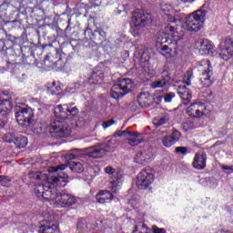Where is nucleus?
<instances>
[{"mask_svg": "<svg viewBox=\"0 0 233 233\" xmlns=\"http://www.w3.org/2000/svg\"><path fill=\"white\" fill-rule=\"evenodd\" d=\"M65 168V166L51 167V174L46 177L45 183L35 187V196L43 198L46 201H53L54 205H58L59 207L66 208L76 205L77 203L76 197L66 193H59L57 189L66 187L68 183V175L63 172Z\"/></svg>", "mask_w": 233, "mask_h": 233, "instance_id": "nucleus-1", "label": "nucleus"}, {"mask_svg": "<svg viewBox=\"0 0 233 233\" xmlns=\"http://www.w3.org/2000/svg\"><path fill=\"white\" fill-rule=\"evenodd\" d=\"M107 152H110V146L106 145L102 147H87L86 149H72L66 155V159L68 161L69 168L75 174H81L85 170L81 162L74 161L73 159H78L81 156H87V157H103Z\"/></svg>", "mask_w": 233, "mask_h": 233, "instance_id": "nucleus-2", "label": "nucleus"}, {"mask_svg": "<svg viewBox=\"0 0 233 233\" xmlns=\"http://www.w3.org/2000/svg\"><path fill=\"white\" fill-rule=\"evenodd\" d=\"M55 119L49 126V132L53 134V137L57 139L61 137H68L70 136V126L66 121V106L65 105H58L55 108Z\"/></svg>", "mask_w": 233, "mask_h": 233, "instance_id": "nucleus-3", "label": "nucleus"}, {"mask_svg": "<svg viewBox=\"0 0 233 233\" xmlns=\"http://www.w3.org/2000/svg\"><path fill=\"white\" fill-rule=\"evenodd\" d=\"M152 24V15L145 11L137 10L135 12L131 21V34L134 37L141 35L145 26Z\"/></svg>", "mask_w": 233, "mask_h": 233, "instance_id": "nucleus-4", "label": "nucleus"}, {"mask_svg": "<svg viewBox=\"0 0 233 233\" xmlns=\"http://www.w3.org/2000/svg\"><path fill=\"white\" fill-rule=\"evenodd\" d=\"M135 87L134 80L130 78H121L113 85L111 97H113V99H121V97H124L127 94H130Z\"/></svg>", "mask_w": 233, "mask_h": 233, "instance_id": "nucleus-5", "label": "nucleus"}, {"mask_svg": "<svg viewBox=\"0 0 233 233\" xmlns=\"http://www.w3.org/2000/svg\"><path fill=\"white\" fill-rule=\"evenodd\" d=\"M16 121L20 127H30L35 123L34 110L30 107L16 106L15 109Z\"/></svg>", "mask_w": 233, "mask_h": 233, "instance_id": "nucleus-6", "label": "nucleus"}, {"mask_svg": "<svg viewBox=\"0 0 233 233\" xmlns=\"http://www.w3.org/2000/svg\"><path fill=\"white\" fill-rule=\"evenodd\" d=\"M219 57L224 61H228V59L233 56V38L230 36H227L222 39L219 44Z\"/></svg>", "mask_w": 233, "mask_h": 233, "instance_id": "nucleus-7", "label": "nucleus"}, {"mask_svg": "<svg viewBox=\"0 0 233 233\" xmlns=\"http://www.w3.org/2000/svg\"><path fill=\"white\" fill-rule=\"evenodd\" d=\"M154 183V174L147 169H143L137 176V187L140 190H147Z\"/></svg>", "mask_w": 233, "mask_h": 233, "instance_id": "nucleus-8", "label": "nucleus"}, {"mask_svg": "<svg viewBox=\"0 0 233 233\" xmlns=\"http://www.w3.org/2000/svg\"><path fill=\"white\" fill-rule=\"evenodd\" d=\"M106 174L111 175V189L116 192V189L117 187L123 183V175L119 173L118 171H116V169L112 167H106L105 168Z\"/></svg>", "mask_w": 233, "mask_h": 233, "instance_id": "nucleus-9", "label": "nucleus"}, {"mask_svg": "<svg viewBox=\"0 0 233 233\" xmlns=\"http://www.w3.org/2000/svg\"><path fill=\"white\" fill-rule=\"evenodd\" d=\"M14 94L8 91H3L0 93V108H4L5 111H7V114H10L12 107L14 106Z\"/></svg>", "mask_w": 233, "mask_h": 233, "instance_id": "nucleus-10", "label": "nucleus"}, {"mask_svg": "<svg viewBox=\"0 0 233 233\" xmlns=\"http://www.w3.org/2000/svg\"><path fill=\"white\" fill-rule=\"evenodd\" d=\"M200 83L204 88H208V86H212V66H210V61H207V69L202 72Z\"/></svg>", "mask_w": 233, "mask_h": 233, "instance_id": "nucleus-11", "label": "nucleus"}, {"mask_svg": "<svg viewBox=\"0 0 233 233\" xmlns=\"http://www.w3.org/2000/svg\"><path fill=\"white\" fill-rule=\"evenodd\" d=\"M38 233H59V226L52 223L50 220L44 219L38 227Z\"/></svg>", "mask_w": 233, "mask_h": 233, "instance_id": "nucleus-12", "label": "nucleus"}, {"mask_svg": "<svg viewBox=\"0 0 233 233\" xmlns=\"http://www.w3.org/2000/svg\"><path fill=\"white\" fill-rule=\"evenodd\" d=\"M199 45V54L201 56H210V54H214V44L208 39H203L200 42H198Z\"/></svg>", "mask_w": 233, "mask_h": 233, "instance_id": "nucleus-13", "label": "nucleus"}, {"mask_svg": "<svg viewBox=\"0 0 233 233\" xmlns=\"http://www.w3.org/2000/svg\"><path fill=\"white\" fill-rule=\"evenodd\" d=\"M177 94L182 99L183 105L187 106L190 103V101H192V93L190 92V89L187 87V86H179Z\"/></svg>", "mask_w": 233, "mask_h": 233, "instance_id": "nucleus-14", "label": "nucleus"}, {"mask_svg": "<svg viewBox=\"0 0 233 233\" xmlns=\"http://www.w3.org/2000/svg\"><path fill=\"white\" fill-rule=\"evenodd\" d=\"M193 167L197 170H203L207 167V155L197 153L193 160Z\"/></svg>", "mask_w": 233, "mask_h": 233, "instance_id": "nucleus-15", "label": "nucleus"}, {"mask_svg": "<svg viewBox=\"0 0 233 233\" xmlns=\"http://www.w3.org/2000/svg\"><path fill=\"white\" fill-rule=\"evenodd\" d=\"M85 42L88 43V41L95 43H100L99 35L97 34V30L92 31V28L87 27L84 32Z\"/></svg>", "mask_w": 233, "mask_h": 233, "instance_id": "nucleus-16", "label": "nucleus"}, {"mask_svg": "<svg viewBox=\"0 0 233 233\" xmlns=\"http://www.w3.org/2000/svg\"><path fill=\"white\" fill-rule=\"evenodd\" d=\"M96 199L97 203L105 204L110 203L114 199V195L108 190H100L96 196Z\"/></svg>", "mask_w": 233, "mask_h": 233, "instance_id": "nucleus-17", "label": "nucleus"}, {"mask_svg": "<svg viewBox=\"0 0 233 233\" xmlns=\"http://www.w3.org/2000/svg\"><path fill=\"white\" fill-rule=\"evenodd\" d=\"M186 25L189 32H198V30H201V22L194 19V17L187 16L186 18Z\"/></svg>", "mask_w": 233, "mask_h": 233, "instance_id": "nucleus-18", "label": "nucleus"}, {"mask_svg": "<svg viewBox=\"0 0 233 233\" xmlns=\"http://www.w3.org/2000/svg\"><path fill=\"white\" fill-rule=\"evenodd\" d=\"M27 51L29 55H26L23 53V60L25 63V65H35V56H34V54L32 53L31 49L29 47H24L22 48V52Z\"/></svg>", "mask_w": 233, "mask_h": 233, "instance_id": "nucleus-19", "label": "nucleus"}, {"mask_svg": "<svg viewBox=\"0 0 233 233\" xmlns=\"http://www.w3.org/2000/svg\"><path fill=\"white\" fill-rule=\"evenodd\" d=\"M165 33L167 34V35H170V37H173L175 41H181V39H183L182 36H179L177 35V29H176V27H174L173 25H166Z\"/></svg>", "mask_w": 233, "mask_h": 233, "instance_id": "nucleus-20", "label": "nucleus"}, {"mask_svg": "<svg viewBox=\"0 0 233 233\" xmlns=\"http://www.w3.org/2000/svg\"><path fill=\"white\" fill-rule=\"evenodd\" d=\"M103 72L95 69L89 76L90 85H97L99 81H103Z\"/></svg>", "mask_w": 233, "mask_h": 233, "instance_id": "nucleus-21", "label": "nucleus"}, {"mask_svg": "<svg viewBox=\"0 0 233 233\" xmlns=\"http://www.w3.org/2000/svg\"><path fill=\"white\" fill-rule=\"evenodd\" d=\"M66 106V119H69L70 121H72V119H76V117H77V116H79V109L77 107H73L70 108L68 107V106Z\"/></svg>", "mask_w": 233, "mask_h": 233, "instance_id": "nucleus-22", "label": "nucleus"}, {"mask_svg": "<svg viewBox=\"0 0 233 233\" xmlns=\"http://www.w3.org/2000/svg\"><path fill=\"white\" fill-rule=\"evenodd\" d=\"M188 17H193L195 21L203 23L205 21V17H207V11L204 9L197 10L192 15H189Z\"/></svg>", "mask_w": 233, "mask_h": 233, "instance_id": "nucleus-23", "label": "nucleus"}, {"mask_svg": "<svg viewBox=\"0 0 233 233\" xmlns=\"http://www.w3.org/2000/svg\"><path fill=\"white\" fill-rule=\"evenodd\" d=\"M14 145L16 148H25L28 145V138L25 136L15 137Z\"/></svg>", "mask_w": 233, "mask_h": 233, "instance_id": "nucleus-24", "label": "nucleus"}, {"mask_svg": "<svg viewBox=\"0 0 233 233\" xmlns=\"http://www.w3.org/2000/svg\"><path fill=\"white\" fill-rule=\"evenodd\" d=\"M135 135H129L127 138V143L130 147H137L141 143V138H139L140 134L138 132H134Z\"/></svg>", "mask_w": 233, "mask_h": 233, "instance_id": "nucleus-25", "label": "nucleus"}, {"mask_svg": "<svg viewBox=\"0 0 233 233\" xmlns=\"http://www.w3.org/2000/svg\"><path fill=\"white\" fill-rule=\"evenodd\" d=\"M47 92L51 96H59L61 94V86H56V82H53L51 85L47 84Z\"/></svg>", "mask_w": 233, "mask_h": 233, "instance_id": "nucleus-26", "label": "nucleus"}, {"mask_svg": "<svg viewBox=\"0 0 233 233\" xmlns=\"http://www.w3.org/2000/svg\"><path fill=\"white\" fill-rule=\"evenodd\" d=\"M9 114L10 113H8V111H5V108H0V130L1 128H5V127H6Z\"/></svg>", "mask_w": 233, "mask_h": 233, "instance_id": "nucleus-27", "label": "nucleus"}, {"mask_svg": "<svg viewBox=\"0 0 233 233\" xmlns=\"http://www.w3.org/2000/svg\"><path fill=\"white\" fill-rule=\"evenodd\" d=\"M168 121H170V116H168V114H165L160 118H154L153 125H155V127H161L163 125H167V123H168Z\"/></svg>", "mask_w": 233, "mask_h": 233, "instance_id": "nucleus-28", "label": "nucleus"}, {"mask_svg": "<svg viewBox=\"0 0 233 233\" xmlns=\"http://www.w3.org/2000/svg\"><path fill=\"white\" fill-rule=\"evenodd\" d=\"M137 102H138V105H140L142 107L147 108L150 106V104H148V96H147V94L145 93H141L138 96Z\"/></svg>", "mask_w": 233, "mask_h": 233, "instance_id": "nucleus-29", "label": "nucleus"}, {"mask_svg": "<svg viewBox=\"0 0 233 233\" xmlns=\"http://www.w3.org/2000/svg\"><path fill=\"white\" fill-rule=\"evenodd\" d=\"M168 85V76L166 79L157 80L152 82L151 88H163V86H167Z\"/></svg>", "mask_w": 233, "mask_h": 233, "instance_id": "nucleus-30", "label": "nucleus"}, {"mask_svg": "<svg viewBox=\"0 0 233 233\" xmlns=\"http://www.w3.org/2000/svg\"><path fill=\"white\" fill-rule=\"evenodd\" d=\"M185 17V14L177 11L175 15L169 17V23H181Z\"/></svg>", "mask_w": 233, "mask_h": 233, "instance_id": "nucleus-31", "label": "nucleus"}, {"mask_svg": "<svg viewBox=\"0 0 233 233\" xmlns=\"http://www.w3.org/2000/svg\"><path fill=\"white\" fill-rule=\"evenodd\" d=\"M158 50L165 57H170V55L172 54V49L166 45L159 47Z\"/></svg>", "mask_w": 233, "mask_h": 233, "instance_id": "nucleus-32", "label": "nucleus"}, {"mask_svg": "<svg viewBox=\"0 0 233 233\" xmlns=\"http://www.w3.org/2000/svg\"><path fill=\"white\" fill-rule=\"evenodd\" d=\"M162 144L164 147L170 148L173 145H176V142L172 139V137L167 136L162 139Z\"/></svg>", "mask_w": 233, "mask_h": 233, "instance_id": "nucleus-33", "label": "nucleus"}, {"mask_svg": "<svg viewBox=\"0 0 233 233\" xmlns=\"http://www.w3.org/2000/svg\"><path fill=\"white\" fill-rule=\"evenodd\" d=\"M16 137L17 136H15V133L9 132V133L5 135L4 140L5 141V143H15Z\"/></svg>", "mask_w": 233, "mask_h": 233, "instance_id": "nucleus-34", "label": "nucleus"}, {"mask_svg": "<svg viewBox=\"0 0 233 233\" xmlns=\"http://www.w3.org/2000/svg\"><path fill=\"white\" fill-rule=\"evenodd\" d=\"M137 230H143L140 233H148V227L146 224L140 222L135 226V230L133 232H137Z\"/></svg>", "mask_w": 233, "mask_h": 233, "instance_id": "nucleus-35", "label": "nucleus"}, {"mask_svg": "<svg viewBox=\"0 0 233 233\" xmlns=\"http://www.w3.org/2000/svg\"><path fill=\"white\" fill-rule=\"evenodd\" d=\"M157 43L160 45H165L168 41V35L167 33H159L157 38Z\"/></svg>", "mask_w": 233, "mask_h": 233, "instance_id": "nucleus-36", "label": "nucleus"}, {"mask_svg": "<svg viewBox=\"0 0 233 233\" xmlns=\"http://www.w3.org/2000/svg\"><path fill=\"white\" fill-rule=\"evenodd\" d=\"M136 163H138L139 165H143V163H147L145 153L138 152L135 157Z\"/></svg>", "mask_w": 233, "mask_h": 233, "instance_id": "nucleus-37", "label": "nucleus"}, {"mask_svg": "<svg viewBox=\"0 0 233 233\" xmlns=\"http://www.w3.org/2000/svg\"><path fill=\"white\" fill-rule=\"evenodd\" d=\"M169 137H171V139L175 143H177V141H179V139H181V132H179L177 129H174L172 131L171 135H169Z\"/></svg>", "mask_w": 233, "mask_h": 233, "instance_id": "nucleus-38", "label": "nucleus"}, {"mask_svg": "<svg viewBox=\"0 0 233 233\" xmlns=\"http://www.w3.org/2000/svg\"><path fill=\"white\" fill-rule=\"evenodd\" d=\"M11 182H12V178H10L8 176L0 175V183L4 187H8V185H10Z\"/></svg>", "mask_w": 233, "mask_h": 233, "instance_id": "nucleus-39", "label": "nucleus"}, {"mask_svg": "<svg viewBox=\"0 0 233 233\" xmlns=\"http://www.w3.org/2000/svg\"><path fill=\"white\" fill-rule=\"evenodd\" d=\"M176 154H180L181 156H187L188 154V147H177L175 148Z\"/></svg>", "mask_w": 233, "mask_h": 233, "instance_id": "nucleus-40", "label": "nucleus"}, {"mask_svg": "<svg viewBox=\"0 0 233 233\" xmlns=\"http://www.w3.org/2000/svg\"><path fill=\"white\" fill-rule=\"evenodd\" d=\"M28 177L29 179H33V180H39L41 179V173L37 172V171H32L28 174Z\"/></svg>", "mask_w": 233, "mask_h": 233, "instance_id": "nucleus-41", "label": "nucleus"}, {"mask_svg": "<svg viewBox=\"0 0 233 233\" xmlns=\"http://www.w3.org/2000/svg\"><path fill=\"white\" fill-rule=\"evenodd\" d=\"M96 33L98 35V39L101 43V41H105L106 39V32L103 29H96Z\"/></svg>", "mask_w": 233, "mask_h": 233, "instance_id": "nucleus-42", "label": "nucleus"}, {"mask_svg": "<svg viewBox=\"0 0 233 233\" xmlns=\"http://www.w3.org/2000/svg\"><path fill=\"white\" fill-rule=\"evenodd\" d=\"M144 153V157H146V161L147 163H148L149 161H152V159H154V157L156 155H154V153L150 150L145 151Z\"/></svg>", "mask_w": 233, "mask_h": 233, "instance_id": "nucleus-43", "label": "nucleus"}, {"mask_svg": "<svg viewBox=\"0 0 233 233\" xmlns=\"http://www.w3.org/2000/svg\"><path fill=\"white\" fill-rule=\"evenodd\" d=\"M160 8H161L162 12L167 14V12H170V10H172V5L170 4L162 3L160 5Z\"/></svg>", "mask_w": 233, "mask_h": 233, "instance_id": "nucleus-44", "label": "nucleus"}, {"mask_svg": "<svg viewBox=\"0 0 233 233\" xmlns=\"http://www.w3.org/2000/svg\"><path fill=\"white\" fill-rule=\"evenodd\" d=\"M176 97V94L173 92L167 93L164 96L165 103H172V98Z\"/></svg>", "mask_w": 233, "mask_h": 233, "instance_id": "nucleus-45", "label": "nucleus"}, {"mask_svg": "<svg viewBox=\"0 0 233 233\" xmlns=\"http://www.w3.org/2000/svg\"><path fill=\"white\" fill-rule=\"evenodd\" d=\"M44 66L46 68H51V66H54V63L50 62V56L48 55L44 58Z\"/></svg>", "mask_w": 233, "mask_h": 233, "instance_id": "nucleus-46", "label": "nucleus"}, {"mask_svg": "<svg viewBox=\"0 0 233 233\" xmlns=\"http://www.w3.org/2000/svg\"><path fill=\"white\" fill-rule=\"evenodd\" d=\"M196 106L195 104L189 106L187 108V114H188V116H191L192 117H194V116H196V110L194 109Z\"/></svg>", "mask_w": 233, "mask_h": 233, "instance_id": "nucleus-47", "label": "nucleus"}, {"mask_svg": "<svg viewBox=\"0 0 233 233\" xmlns=\"http://www.w3.org/2000/svg\"><path fill=\"white\" fill-rule=\"evenodd\" d=\"M116 121L114 119H110L103 122L102 127L103 128H108V127H112V125H114Z\"/></svg>", "mask_w": 233, "mask_h": 233, "instance_id": "nucleus-48", "label": "nucleus"}, {"mask_svg": "<svg viewBox=\"0 0 233 233\" xmlns=\"http://www.w3.org/2000/svg\"><path fill=\"white\" fill-rule=\"evenodd\" d=\"M162 77H163V79H167V82L170 83V74L168 73V70L164 69L162 71Z\"/></svg>", "mask_w": 233, "mask_h": 233, "instance_id": "nucleus-49", "label": "nucleus"}, {"mask_svg": "<svg viewBox=\"0 0 233 233\" xmlns=\"http://www.w3.org/2000/svg\"><path fill=\"white\" fill-rule=\"evenodd\" d=\"M153 233H167V230L165 228H159L157 226H153L152 228Z\"/></svg>", "mask_w": 233, "mask_h": 233, "instance_id": "nucleus-50", "label": "nucleus"}, {"mask_svg": "<svg viewBox=\"0 0 233 233\" xmlns=\"http://www.w3.org/2000/svg\"><path fill=\"white\" fill-rule=\"evenodd\" d=\"M182 128L184 130H190V128H192V123L191 122H185L182 124Z\"/></svg>", "mask_w": 233, "mask_h": 233, "instance_id": "nucleus-51", "label": "nucleus"}, {"mask_svg": "<svg viewBox=\"0 0 233 233\" xmlns=\"http://www.w3.org/2000/svg\"><path fill=\"white\" fill-rule=\"evenodd\" d=\"M122 136H128L130 137V136H136V133H134V131H129V130H124L121 131Z\"/></svg>", "mask_w": 233, "mask_h": 233, "instance_id": "nucleus-52", "label": "nucleus"}, {"mask_svg": "<svg viewBox=\"0 0 233 233\" xmlns=\"http://www.w3.org/2000/svg\"><path fill=\"white\" fill-rule=\"evenodd\" d=\"M57 35H63V34H65V31H63V29H61L59 26L54 25V27Z\"/></svg>", "mask_w": 233, "mask_h": 233, "instance_id": "nucleus-53", "label": "nucleus"}, {"mask_svg": "<svg viewBox=\"0 0 233 233\" xmlns=\"http://www.w3.org/2000/svg\"><path fill=\"white\" fill-rule=\"evenodd\" d=\"M72 21V19H68L67 20V26L65 29V34H68L69 32L72 31V26H70V22Z\"/></svg>", "mask_w": 233, "mask_h": 233, "instance_id": "nucleus-54", "label": "nucleus"}, {"mask_svg": "<svg viewBox=\"0 0 233 233\" xmlns=\"http://www.w3.org/2000/svg\"><path fill=\"white\" fill-rule=\"evenodd\" d=\"M203 116V111L199 109H195V116L193 117H201Z\"/></svg>", "mask_w": 233, "mask_h": 233, "instance_id": "nucleus-55", "label": "nucleus"}, {"mask_svg": "<svg viewBox=\"0 0 233 233\" xmlns=\"http://www.w3.org/2000/svg\"><path fill=\"white\" fill-rule=\"evenodd\" d=\"M223 170H230V172L233 174V167H228V166H222Z\"/></svg>", "mask_w": 233, "mask_h": 233, "instance_id": "nucleus-56", "label": "nucleus"}, {"mask_svg": "<svg viewBox=\"0 0 233 233\" xmlns=\"http://www.w3.org/2000/svg\"><path fill=\"white\" fill-rule=\"evenodd\" d=\"M123 137V135H122L121 131H116L114 134V137Z\"/></svg>", "mask_w": 233, "mask_h": 233, "instance_id": "nucleus-57", "label": "nucleus"}, {"mask_svg": "<svg viewBox=\"0 0 233 233\" xmlns=\"http://www.w3.org/2000/svg\"><path fill=\"white\" fill-rule=\"evenodd\" d=\"M186 85L187 86H190L191 83H190V76H187V80L186 81Z\"/></svg>", "mask_w": 233, "mask_h": 233, "instance_id": "nucleus-58", "label": "nucleus"}, {"mask_svg": "<svg viewBox=\"0 0 233 233\" xmlns=\"http://www.w3.org/2000/svg\"><path fill=\"white\" fill-rule=\"evenodd\" d=\"M4 47H5V43L0 40V52L1 50H3Z\"/></svg>", "mask_w": 233, "mask_h": 233, "instance_id": "nucleus-59", "label": "nucleus"}, {"mask_svg": "<svg viewBox=\"0 0 233 233\" xmlns=\"http://www.w3.org/2000/svg\"><path fill=\"white\" fill-rule=\"evenodd\" d=\"M182 3H194L196 0H180Z\"/></svg>", "mask_w": 233, "mask_h": 233, "instance_id": "nucleus-60", "label": "nucleus"}, {"mask_svg": "<svg viewBox=\"0 0 233 233\" xmlns=\"http://www.w3.org/2000/svg\"><path fill=\"white\" fill-rule=\"evenodd\" d=\"M64 106H67L68 108H73L72 106H74V103L64 104Z\"/></svg>", "mask_w": 233, "mask_h": 233, "instance_id": "nucleus-61", "label": "nucleus"}, {"mask_svg": "<svg viewBox=\"0 0 233 233\" xmlns=\"http://www.w3.org/2000/svg\"><path fill=\"white\" fill-rule=\"evenodd\" d=\"M219 145H223V142H221V141H217V142L215 143V147H219Z\"/></svg>", "mask_w": 233, "mask_h": 233, "instance_id": "nucleus-62", "label": "nucleus"}, {"mask_svg": "<svg viewBox=\"0 0 233 233\" xmlns=\"http://www.w3.org/2000/svg\"><path fill=\"white\" fill-rule=\"evenodd\" d=\"M228 1H233V0H228Z\"/></svg>", "mask_w": 233, "mask_h": 233, "instance_id": "nucleus-63", "label": "nucleus"}]
</instances>
